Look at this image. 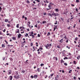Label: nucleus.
I'll use <instances>...</instances> for the list:
<instances>
[{
  "label": "nucleus",
  "mask_w": 80,
  "mask_h": 80,
  "mask_svg": "<svg viewBox=\"0 0 80 80\" xmlns=\"http://www.w3.org/2000/svg\"><path fill=\"white\" fill-rule=\"evenodd\" d=\"M9 80H12V79H13V77H12V76H10L9 77Z\"/></svg>",
  "instance_id": "obj_8"
},
{
  "label": "nucleus",
  "mask_w": 80,
  "mask_h": 80,
  "mask_svg": "<svg viewBox=\"0 0 80 80\" xmlns=\"http://www.w3.org/2000/svg\"><path fill=\"white\" fill-rule=\"evenodd\" d=\"M55 58L56 60L57 61V60H58V58H57V57H55Z\"/></svg>",
  "instance_id": "obj_57"
},
{
  "label": "nucleus",
  "mask_w": 80,
  "mask_h": 80,
  "mask_svg": "<svg viewBox=\"0 0 80 80\" xmlns=\"http://www.w3.org/2000/svg\"><path fill=\"white\" fill-rule=\"evenodd\" d=\"M38 37H40V34H38Z\"/></svg>",
  "instance_id": "obj_51"
},
{
  "label": "nucleus",
  "mask_w": 80,
  "mask_h": 80,
  "mask_svg": "<svg viewBox=\"0 0 80 80\" xmlns=\"http://www.w3.org/2000/svg\"><path fill=\"white\" fill-rule=\"evenodd\" d=\"M76 2H77V3H79V2H79V0H76Z\"/></svg>",
  "instance_id": "obj_45"
},
{
  "label": "nucleus",
  "mask_w": 80,
  "mask_h": 80,
  "mask_svg": "<svg viewBox=\"0 0 80 80\" xmlns=\"http://www.w3.org/2000/svg\"><path fill=\"white\" fill-rule=\"evenodd\" d=\"M21 43L22 44V45L21 46V47H23V43L22 42Z\"/></svg>",
  "instance_id": "obj_35"
},
{
  "label": "nucleus",
  "mask_w": 80,
  "mask_h": 80,
  "mask_svg": "<svg viewBox=\"0 0 80 80\" xmlns=\"http://www.w3.org/2000/svg\"><path fill=\"white\" fill-rule=\"evenodd\" d=\"M12 38L14 40H16V38H15V37H13Z\"/></svg>",
  "instance_id": "obj_21"
},
{
  "label": "nucleus",
  "mask_w": 80,
  "mask_h": 80,
  "mask_svg": "<svg viewBox=\"0 0 80 80\" xmlns=\"http://www.w3.org/2000/svg\"><path fill=\"white\" fill-rule=\"evenodd\" d=\"M7 26L8 27H10V24H7Z\"/></svg>",
  "instance_id": "obj_62"
},
{
  "label": "nucleus",
  "mask_w": 80,
  "mask_h": 80,
  "mask_svg": "<svg viewBox=\"0 0 80 80\" xmlns=\"http://www.w3.org/2000/svg\"><path fill=\"white\" fill-rule=\"evenodd\" d=\"M64 65H65V66H67V65H68L67 63H66V62H65L64 63Z\"/></svg>",
  "instance_id": "obj_31"
},
{
  "label": "nucleus",
  "mask_w": 80,
  "mask_h": 80,
  "mask_svg": "<svg viewBox=\"0 0 80 80\" xmlns=\"http://www.w3.org/2000/svg\"><path fill=\"white\" fill-rule=\"evenodd\" d=\"M54 26L55 27L54 28H57V26L54 25Z\"/></svg>",
  "instance_id": "obj_55"
},
{
  "label": "nucleus",
  "mask_w": 80,
  "mask_h": 80,
  "mask_svg": "<svg viewBox=\"0 0 80 80\" xmlns=\"http://www.w3.org/2000/svg\"><path fill=\"white\" fill-rule=\"evenodd\" d=\"M68 30H72V26H70L67 28Z\"/></svg>",
  "instance_id": "obj_13"
},
{
  "label": "nucleus",
  "mask_w": 80,
  "mask_h": 80,
  "mask_svg": "<svg viewBox=\"0 0 80 80\" xmlns=\"http://www.w3.org/2000/svg\"><path fill=\"white\" fill-rule=\"evenodd\" d=\"M39 50H43V48L42 47V46H40V48H39Z\"/></svg>",
  "instance_id": "obj_33"
},
{
  "label": "nucleus",
  "mask_w": 80,
  "mask_h": 80,
  "mask_svg": "<svg viewBox=\"0 0 80 80\" xmlns=\"http://www.w3.org/2000/svg\"><path fill=\"white\" fill-rule=\"evenodd\" d=\"M67 48H68V49H70V47H69L68 46H67L66 47Z\"/></svg>",
  "instance_id": "obj_53"
},
{
  "label": "nucleus",
  "mask_w": 80,
  "mask_h": 80,
  "mask_svg": "<svg viewBox=\"0 0 80 80\" xmlns=\"http://www.w3.org/2000/svg\"><path fill=\"white\" fill-rule=\"evenodd\" d=\"M28 60H27L25 62V64H27L28 63Z\"/></svg>",
  "instance_id": "obj_24"
},
{
  "label": "nucleus",
  "mask_w": 80,
  "mask_h": 80,
  "mask_svg": "<svg viewBox=\"0 0 80 80\" xmlns=\"http://www.w3.org/2000/svg\"><path fill=\"white\" fill-rule=\"evenodd\" d=\"M57 48H60V46L59 45H58L57 46Z\"/></svg>",
  "instance_id": "obj_41"
},
{
  "label": "nucleus",
  "mask_w": 80,
  "mask_h": 80,
  "mask_svg": "<svg viewBox=\"0 0 80 80\" xmlns=\"http://www.w3.org/2000/svg\"><path fill=\"white\" fill-rule=\"evenodd\" d=\"M5 22H8V20L7 19H5Z\"/></svg>",
  "instance_id": "obj_20"
},
{
  "label": "nucleus",
  "mask_w": 80,
  "mask_h": 80,
  "mask_svg": "<svg viewBox=\"0 0 80 80\" xmlns=\"http://www.w3.org/2000/svg\"><path fill=\"white\" fill-rule=\"evenodd\" d=\"M47 22L46 21H42V22L43 24H45Z\"/></svg>",
  "instance_id": "obj_40"
},
{
  "label": "nucleus",
  "mask_w": 80,
  "mask_h": 80,
  "mask_svg": "<svg viewBox=\"0 0 80 80\" xmlns=\"http://www.w3.org/2000/svg\"><path fill=\"white\" fill-rule=\"evenodd\" d=\"M34 78H35V79L37 78V77H38V76L37 75H34Z\"/></svg>",
  "instance_id": "obj_14"
},
{
  "label": "nucleus",
  "mask_w": 80,
  "mask_h": 80,
  "mask_svg": "<svg viewBox=\"0 0 80 80\" xmlns=\"http://www.w3.org/2000/svg\"><path fill=\"white\" fill-rule=\"evenodd\" d=\"M52 15L54 17H57V16L58 15V13H55L53 12L52 14Z\"/></svg>",
  "instance_id": "obj_3"
},
{
  "label": "nucleus",
  "mask_w": 80,
  "mask_h": 80,
  "mask_svg": "<svg viewBox=\"0 0 80 80\" xmlns=\"http://www.w3.org/2000/svg\"><path fill=\"white\" fill-rule=\"evenodd\" d=\"M25 70H22V73H25Z\"/></svg>",
  "instance_id": "obj_46"
},
{
  "label": "nucleus",
  "mask_w": 80,
  "mask_h": 80,
  "mask_svg": "<svg viewBox=\"0 0 80 80\" xmlns=\"http://www.w3.org/2000/svg\"><path fill=\"white\" fill-rule=\"evenodd\" d=\"M78 38L77 37H76V38L75 39V40H76V41H77V40H78Z\"/></svg>",
  "instance_id": "obj_44"
},
{
  "label": "nucleus",
  "mask_w": 80,
  "mask_h": 80,
  "mask_svg": "<svg viewBox=\"0 0 80 80\" xmlns=\"http://www.w3.org/2000/svg\"><path fill=\"white\" fill-rule=\"evenodd\" d=\"M16 33H20V30L18 29H16Z\"/></svg>",
  "instance_id": "obj_9"
},
{
  "label": "nucleus",
  "mask_w": 80,
  "mask_h": 80,
  "mask_svg": "<svg viewBox=\"0 0 80 80\" xmlns=\"http://www.w3.org/2000/svg\"><path fill=\"white\" fill-rule=\"evenodd\" d=\"M13 45H10L9 44H8V46L9 48H12V47H13Z\"/></svg>",
  "instance_id": "obj_11"
},
{
  "label": "nucleus",
  "mask_w": 80,
  "mask_h": 80,
  "mask_svg": "<svg viewBox=\"0 0 80 80\" xmlns=\"http://www.w3.org/2000/svg\"><path fill=\"white\" fill-rule=\"evenodd\" d=\"M25 20H27V18L26 17H25Z\"/></svg>",
  "instance_id": "obj_60"
},
{
  "label": "nucleus",
  "mask_w": 80,
  "mask_h": 80,
  "mask_svg": "<svg viewBox=\"0 0 80 80\" xmlns=\"http://www.w3.org/2000/svg\"><path fill=\"white\" fill-rule=\"evenodd\" d=\"M45 47L47 49H50V48H49V47L48 46V45H46L45 46Z\"/></svg>",
  "instance_id": "obj_10"
},
{
  "label": "nucleus",
  "mask_w": 80,
  "mask_h": 80,
  "mask_svg": "<svg viewBox=\"0 0 80 80\" xmlns=\"http://www.w3.org/2000/svg\"><path fill=\"white\" fill-rule=\"evenodd\" d=\"M5 42H6V43H7V44H8V42H7V41L5 40Z\"/></svg>",
  "instance_id": "obj_63"
},
{
  "label": "nucleus",
  "mask_w": 80,
  "mask_h": 80,
  "mask_svg": "<svg viewBox=\"0 0 80 80\" xmlns=\"http://www.w3.org/2000/svg\"><path fill=\"white\" fill-rule=\"evenodd\" d=\"M44 2H45V3H48V2L47 1V0H44Z\"/></svg>",
  "instance_id": "obj_27"
},
{
  "label": "nucleus",
  "mask_w": 80,
  "mask_h": 80,
  "mask_svg": "<svg viewBox=\"0 0 80 80\" xmlns=\"http://www.w3.org/2000/svg\"><path fill=\"white\" fill-rule=\"evenodd\" d=\"M55 11H56V12H58L59 11V10H58V9L57 8V9H55Z\"/></svg>",
  "instance_id": "obj_28"
},
{
  "label": "nucleus",
  "mask_w": 80,
  "mask_h": 80,
  "mask_svg": "<svg viewBox=\"0 0 80 80\" xmlns=\"http://www.w3.org/2000/svg\"><path fill=\"white\" fill-rule=\"evenodd\" d=\"M14 77L15 78H16V79H18V78H20V75L14 76Z\"/></svg>",
  "instance_id": "obj_2"
},
{
  "label": "nucleus",
  "mask_w": 80,
  "mask_h": 80,
  "mask_svg": "<svg viewBox=\"0 0 80 80\" xmlns=\"http://www.w3.org/2000/svg\"><path fill=\"white\" fill-rule=\"evenodd\" d=\"M66 35L64 36V37H63V38H65V39H67V37H66Z\"/></svg>",
  "instance_id": "obj_37"
},
{
  "label": "nucleus",
  "mask_w": 80,
  "mask_h": 80,
  "mask_svg": "<svg viewBox=\"0 0 80 80\" xmlns=\"http://www.w3.org/2000/svg\"><path fill=\"white\" fill-rule=\"evenodd\" d=\"M8 74V75H10L12 73V70H11L9 69L7 71Z\"/></svg>",
  "instance_id": "obj_4"
},
{
  "label": "nucleus",
  "mask_w": 80,
  "mask_h": 80,
  "mask_svg": "<svg viewBox=\"0 0 80 80\" xmlns=\"http://www.w3.org/2000/svg\"><path fill=\"white\" fill-rule=\"evenodd\" d=\"M16 27H17V28H19V24H18L16 26Z\"/></svg>",
  "instance_id": "obj_30"
},
{
  "label": "nucleus",
  "mask_w": 80,
  "mask_h": 80,
  "mask_svg": "<svg viewBox=\"0 0 80 80\" xmlns=\"http://www.w3.org/2000/svg\"><path fill=\"white\" fill-rule=\"evenodd\" d=\"M63 39H61V40H60L59 42L60 43H62L63 42Z\"/></svg>",
  "instance_id": "obj_19"
},
{
  "label": "nucleus",
  "mask_w": 80,
  "mask_h": 80,
  "mask_svg": "<svg viewBox=\"0 0 80 80\" xmlns=\"http://www.w3.org/2000/svg\"><path fill=\"white\" fill-rule=\"evenodd\" d=\"M80 55H79L77 57V59H78V60H79V59H80Z\"/></svg>",
  "instance_id": "obj_25"
},
{
  "label": "nucleus",
  "mask_w": 80,
  "mask_h": 80,
  "mask_svg": "<svg viewBox=\"0 0 80 80\" xmlns=\"http://www.w3.org/2000/svg\"><path fill=\"white\" fill-rule=\"evenodd\" d=\"M61 63H65V61L63 60L62 59L61 60Z\"/></svg>",
  "instance_id": "obj_15"
},
{
  "label": "nucleus",
  "mask_w": 80,
  "mask_h": 80,
  "mask_svg": "<svg viewBox=\"0 0 80 80\" xmlns=\"http://www.w3.org/2000/svg\"><path fill=\"white\" fill-rule=\"evenodd\" d=\"M72 72V70H70L68 72L69 73H71V72Z\"/></svg>",
  "instance_id": "obj_34"
},
{
  "label": "nucleus",
  "mask_w": 80,
  "mask_h": 80,
  "mask_svg": "<svg viewBox=\"0 0 80 80\" xmlns=\"http://www.w3.org/2000/svg\"><path fill=\"white\" fill-rule=\"evenodd\" d=\"M36 44H37V45H36V46L37 47H38V43L36 42Z\"/></svg>",
  "instance_id": "obj_38"
},
{
  "label": "nucleus",
  "mask_w": 80,
  "mask_h": 80,
  "mask_svg": "<svg viewBox=\"0 0 80 80\" xmlns=\"http://www.w3.org/2000/svg\"><path fill=\"white\" fill-rule=\"evenodd\" d=\"M30 33V34L29 35V36H30V37H32V38H34V35H37V33H35L34 35H33V31L31 32Z\"/></svg>",
  "instance_id": "obj_1"
},
{
  "label": "nucleus",
  "mask_w": 80,
  "mask_h": 80,
  "mask_svg": "<svg viewBox=\"0 0 80 80\" xmlns=\"http://www.w3.org/2000/svg\"><path fill=\"white\" fill-rule=\"evenodd\" d=\"M53 75H54V73H53L52 74H51L50 75L51 77H53Z\"/></svg>",
  "instance_id": "obj_54"
},
{
  "label": "nucleus",
  "mask_w": 80,
  "mask_h": 80,
  "mask_svg": "<svg viewBox=\"0 0 80 80\" xmlns=\"http://www.w3.org/2000/svg\"><path fill=\"white\" fill-rule=\"evenodd\" d=\"M37 71H38V72H40V71H41L40 68H38L37 69Z\"/></svg>",
  "instance_id": "obj_16"
},
{
  "label": "nucleus",
  "mask_w": 80,
  "mask_h": 80,
  "mask_svg": "<svg viewBox=\"0 0 80 80\" xmlns=\"http://www.w3.org/2000/svg\"><path fill=\"white\" fill-rule=\"evenodd\" d=\"M21 36H22V35H21V34H19L18 36V37L19 38H20V37H21Z\"/></svg>",
  "instance_id": "obj_17"
},
{
  "label": "nucleus",
  "mask_w": 80,
  "mask_h": 80,
  "mask_svg": "<svg viewBox=\"0 0 80 80\" xmlns=\"http://www.w3.org/2000/svg\"><path fill=\"white\" fill-rule=\"evenodd\" d=\"M31 22H30L29 21L27 23V25L28 26H29V27H30V24Z\"/></svg>",
  "instance_id": "obj_12"
},
{
  "label": "nucleus",
  "mask_w": 80,
  "mask_h": 80,
  "mask_svg": "<svg viewBox=\"0 0 80 80\" xmlns=\"http://www.w3.org/2000/svg\"><path fill=\"white\" fill-rule=\"evenodd\" d=\"M51 4H52V5H54V4H53V3H52L50 2V4H49V5H48V8H51V5H50Z\"/></svg>",
  "instance_id": "obj_7"
},
{
  "label": "nucleus",
  "mask_w": 80,
  "mask_h": 80,
  "mask_svg": "<svg viewBox=\"0 0 80 80\" xmlns=\"http://www.w3.org/2000/svg\"><path fill=\"white\" fill-rule=\"evenodd\" d=\"M14 52H15V51H12V53H14Z\"/></svg>",
  "instance_id": "obj_64"
},
{
  "label": "nucleus",
  "mask_w": 80,
  "mask_h": 80,
  "mask_svg": "<svg viewBox=\"0 0 80 80\" xmlns=\"http://www.w3.org/2000/svg\"><path fill=\"white\" fill-rule=\"evenodd\" d=\"M25 37H28V34L26 33V34L25 35Z\"/></svg>",
  "instance_id": "obj_22"
},
{
  "label": "nucleus",
  "mask_w": 80,
  "mask_h": 80,
  "mask_svg": "<svg viewBox=\"0 0 80 80\" xmlns=\"http://www.w3.org/2000/svg\"><path fill=\"white\" fill-rule=\"evenodd\" d=\"M74 64L76 65V61H73Z\"/></svg>",
  "instance_id": "obj_50"
},
{
  "label": "nucleus",
  "mask_w": 80,
  "mask_h": 80,
  "mask_svg": "<svg viewBox=\"0 0 80 80\" xmlns=\"http://www.w3.org/2000/svg\"><path fill=\"white\" fill-rule=\"evenodd\" d=\"M2 47H3V48H5V45L4 44H2Z\"/></svg>",
  "instance_id": "obj_18"
},
{
  "label": "nucleus",
  "mask_w": 80,
  "mask_h": 80,
  "mask_svg": "<svg viewBox=\"0 0 80 80\" xmlns=\"http://www.w3.org/2000/svg\"><path fill=\"white\" fill-rule=\"evenodd\" d=\"M78 70H79L80 69V67H77V69H78Z\"/></svg>",
  "instance_id": "obj_52"
},
{
  "label": "nucleus",
  "mask_w": 80,
  "mask_h": 80,
  "mask_svg": "<svg viewBox=\"0 0 80 80\" xmlns=\"http://www.w3.org/2000/svg\"><path fill=\"white\" fill-rule=\"evenodd\" d=\"M63 59L64 60H66V59H68V58L67 57H65L64 58H63Z\"/></svg>",
  "instance_id": "obj_29"
},
{
  "label": "nucleus",
  "mask_w": 80,
  "mask_h": 80,
  "mask_svg": "<svg viewBox=\"0 0 80 80\" xmlns=\"http://www.w3.org/2000/svg\"><path fill=\"white\" fill-rule=\"evenodd\" d=\"M47 45L49 47V48H51V47H52V43L49 44L48 43L47 44Z\"/></svg>",
  "instance_id": "obj_6"
},
{
  "label": "nucleus",
  "mask_w": 80,
  "mask_h": 80,
  "mask_svg": "<svg viewBox=\"0 0 80 80\" xmlns=\"http://www.w3.org/2000/svg\"><path fill=\"white\" fill-rule=\"evenodd\" d=\"M65 50H64L62 52V54H65Z\"/></svg>",
  "instance_id": "obj_36"
},
{
  "label": "nucleus",
  "mask_w": 80,
  "mask_h": 80,
  "mask_svg": "<svg viewBox=\"0 0 80 80\" xmlns=\"http://www.w3.org/2000/svg\"><path fill=\"white\" fill-rule=\"evenodd\" d=\"M54 29L53 30V31H55V30L56 28H53Z\"/></svg>",
  "instance_id": "obj_61"
},
{
  "label": "nucleus",
  "mask_w": 80,
  "mask_h": 80,
  "mask_svg": "<svg viewBox=\"0 0 80 80\" xmlns=\"http://www.w3.org/2000/svg\"><path fill=\"white\" fill-rule=\"evenodd\" d=\"M75 26H76V24H75L73 27V28H75Z\"/></svg>",
  "instance_id": "obj_59"
},
{
  "label": "nucleus",
  "mask_w": 80,
  "mask_h": 80,
  "mask_svg": "<svg viewBox=\"0 0 80 80\" xmlns=\"http://www.w3.org/2000/svg\"><path fill=\"white\" fill-rule=\"evenodd\" d=\"M55 22H56L54 23V24L55 25H57V21H55Z\"/></svg>",
  "instance_id": "obj_43"
},
{
  "label": "nucleus",
  "mask_w": 80,
  "mask_h": 80,
  "mask_svg": "<svg viewBox=\"0 0 80 80\" xmlns=\"http://www.w3.org/2000/svg\"><path fill=\"white\" fill-rule=\"evenodd\" d=\"M30 45L31 47H32V46H33V42H32L31 43Z\"/></svg>",
  "instance_id": "obj_47"
},
{
  "label": "nucleus",
  "mask_w": 80,
  "mask_h": 80,
  "mask_svg": "<svg viewBox=\"0 0 80 80\" xmlns=\"http://www.w3.org/2000/svg\"><path fill=\"white\" fill-rule=\"evenodd\" d=\"M52 9V8H47V9H46V10H47V11H48V10H50V9Z\"/></svg>",
  "instance_id": "obj_39"
},
{
  "label": "nucleus",
  "mask_w": 80,
  "mask_h": 80,
  "mask_svg": "<svg viewBox=\"0 0 80 80\" xmlns=\"http://www.w3.org/2000/svg\"><path fill=\"white\" fill-rule=\"evenodd\" d=\"M10 60H11V61H13V59L12 58H10Z\"/></svg>",
  "instance_id": "obj_56"
},
{
  "label": "nucleus",
  "mask_w": 80,
  "mask_h": 80,
  "mask_svg": "<svg viewBox=\"0 0 80 80\" xmlns=\"http://www.w3.org/2000/svg\"><path fill=\"white\" fill-rule=\"evenodd\" d=\"M31 77L32 78H34V77H33V75L31 76Z\"/></svg>",
  "instance_id": "obj_48"
},
{
  "label": "nucleus",
  "mask_w": 80,
  "mask_h": 80,
  "mask_svg": "<svg viewBox=\"0 0 80 80\" xmlns=\"http://www.w3.org/2000/svg\"><path fill=\"white\" fill-rule=\"evenodd\" d=\"M50 35V33L48 32V34H47L48 36Z\"/></svg>",
  "instance_id": "obj_49"
},
{
  "label": "nucleus",
  "mask_w": 80,
  "mask_h": 80,
  "mask_svg": "<svg viewBox=\"0 0 80 80\" xmlns=\"http://www.w3.org/2000/svg\"><path fill=\"white\" fill-rule=\"evenodd\" d=\"M68 55H70V56L72 55V54H71V53L69 52V53H68Z\"/></svg>",
  "instance_id": "obj_58"
},
{
  "label": "nucleus",
  "mask_w": 80,
  "mask_h": 80,
  "mask_svg": "<svg viewBox=\"0 0 80 80\" xmlns=\"http://www.w3.org/2000/svg\"><path fill=\"white\" fill-rule=\"evenodd\" d=\"M26 2L27 3H30V2L28 0L26 1Z\"/></svg>",
  "instance_id": "obj_32"
},
{
  "label": "nucleus",
  "mask_w": 80,
  "mask_h": 80,
  "mask_svg": "<svg viewBox=\"0 0 80 80\" xmlns=\"http://www.w3.org/2000/svg\"><path fill=\"white\" fill-rule=\"evenodd\" d=\"M44 65V64H43V63H41L40 64V66H41V67H42Z\"/></svg>",
  "instance_id": "obj_42"
},
{
  "label": "nucleus",
  "mask_w": 80,
  "mask_h": 80,
  "mask_svg": "<svg viewBox=\"0 0 80 80\" xmlns=\"http://www.w3.org/2000/svg\"><path fill=\"white\" fill-rule=\"evenodd\" d=\"M48 15H49V16H50V17H53V16H52V14L50 13L48 14Z\"/></svg>",
  "instance_id": "obj_26"
},
{
  "label": "nucleus",
  "mask_w": 80,
  "mask_h": 80,
  "mask_svg": "<svg viewBox=\"0 0 80 80\" xmlns=\"http://www.w3.org/2000/svg\"><path fill=\"white\" fill-rule=\"evenodd\" d=\"M67 13H68V11H65L63 12V13H64V15H66V14H67Z\"/></svg>",
  "instance_id": "obj_23"
},
{
  "label": "nucleus",
  "mask_w": 80,
  "mask_h": 80,
  "mask_svg": "<svg viewBox=\"0 0 80 80\" xmlns=\"http://www.w3.org/2000/svg\"><path fill=\"white\" fill-rule=\"evenodd\" d=\"M18 71H17L15 72V75L14 76H16L17 75H18Z\"/></svg>",
  "instance_id": "obj_5"
}]
</instances>
